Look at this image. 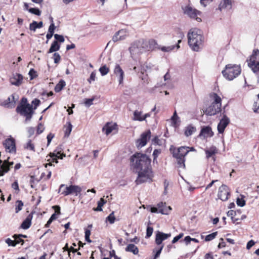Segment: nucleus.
Masks as SVG:
<instances>
[{
    "mask_svg": "<svg viewBox=\"0 0 259 259\" xmlns=\"http://www.w3.org/2000/svg\"><path fill=\"white\" fill-rule=\"evenodd\" d=\"M30 79H32L37 76L36 72L33 69H31L29 72Z\"/></svg>",
    "mask_w": 259,
    "mask_h": 259,
    "instance_id": "13d9d810",
    "label": "nucleus"
},
{
    "mask_svg": "<svg viewBox=\"0 0 259 259\" xmlns=\"http://www.w3.org/2000/svg\"><path fill=\"white\" fill-rule=\"evenodd\" d=\"M236 203L238 206L243 207L245 205V201L242 198H238L236 200Z\"/></svg>",
    "mask_w": 259,
    "mask_h": 259,
    "instance_id": "8fccbe9b",
    "label": "nucleus"
},
{
    "mask_svg": "<svg viewBox=\"0 0 259 259\" xmlns=\"http://www.w3.org/2000/svg\"><path fill=\"white\" fill-rule=\"evenodd\" d=\"M213 135L211 128L209 126H204L202 128L199 136H203L204 138L211 137Z\"/></svg>",
    "mask_w": 259,
    "mask_h": 259,
    "instance_id": "aec40b11",
    "label": "nucleus"
},
{
    "mask_svg": "<svg viewBox=\"0 0 259 259\" xmlns=\"http://www.w3.org/2000/svg\"><path fill=\"white\" fill-rule=\"evenodd\" d=\"M249 67L259 66V50H254L250 56L249 60H247Z\"/></svg>",
    "mask_w": 259,
    "mask_h": 259,
    "instance_id": "9b49d317",
    "label": "nucleus"
},
{
    "mask_svg": "<svg viewBox=\"0 0 259 259\" xmlns=\"http://www.w3.org/2000/svg\"><path fill=\"white\" fill-rule=\"evenodd\" d=\"M212 97L213 102L206 109L204 112L209 116L214 115L221 111L222 99L216 93H213Z\"/></svg>",
    "mask_w": 259,
    "mask_h": 259,
    "instance_id": "7ed1b4c3",
    "label": "nucleus"
},
{
    "mask_svg": "<svg viewBox=\"0 0 259 259\" xmlns=\"http://www.w3.org/2000/svg\"><path fill=\"white\" fill-rule=\"evenodd\" d=\"M184 13L190 18L195 19L198 22L201 21V19L197 17L198 15L200 14L201 12L195 9H193L190 6H187L184 9Z\"/></svg>",
    "mask_w": 259,
    "mask_h": 259,
    "instance_id": "9d476101",
    "label": "nucleus"
},
{
    "mask_svg": "<svg viewBox=\"0 0 259 259\" xmlns=\"http://www.w3.org/2000/svg\"><path fill=\"white\" fill-rule=\"evenodd\" d=\"M55 29L56 26L55 25L54 23H51L49 27L48 32L54 33Z\"/></svg>",
    "mask_w": 259,
    "mask_h": 259,
    "instance_id": "338daca9",
    "label": "nucleus"
},
{
    "mask_svg": "<svg viewBox=\"0 0 259 259\" xmlns=\"http://www.w3.org/2000/svg\"><path fill=\"white\" fill-rule=\"evenodd\" d=\"M16 111L21 115L26 117V121L30 120L33 114L32 105H27V106H18L16 108Z\"/></svg>",
    "mask_w": 259,
    "mask_h": 259,
    "instance_id": "0eeeda50",
    "label": "nucleus"
},
{
    "mask_svg": "<svg viewBox=\"0 0 259 259\" xmlns=\"http://www.w3.org/2000/svg\"><path fill=\"white\" fill-rule=\"evenodd\" d=\"M43 26V23L42 21L37 23L36 21H33L30 24L29 29L31 30L35 31L37 28H40Z\"/></svg>",
    "mask_w": 259,
    "mask_h": 259,
    "instance_id": "bb28decb",
    "label": "nucleus"
},
{
    "mask_svg": "<svg viewBox=\"0 0 259 259\" xmlns=\"http://www.w3.org/2000/svg\"><path fill=\"white\" fill-rule=\"evenodd\" d=\"M147 46V43L145 40H137L134 42L129 48V51L132 57L133 56L142 53L146 51V46Z\"/></svg>",
    "mask_w": 259,
    "mask_h": 259,
    "instance_id": "423d86ee",
    "label": "nucleus"
},
{
    "mask_svg": "<svg viewBox=\"0 0 259 259\" xmlns=\"http://www.w3.org/2000/svg\"><path fill=\"white\" fill-rule=\"evenodd\" d=\"M155 144L161 146L163 143V140L159 139L157 137H155L153 140Z\"/></svg>",
    "mask_w": 259,
    "mask_h": 259,
    "instance_id": "680f3d73",
    "label": "nucleus"
},
{
    "mask_svg": "<svg viewBox=\"0 0 259 259\" xmlns=\"http://www.w3.org/2000/svg\"><path fill=\"white\" fill-rule=\"evenodd\" d=\"M189 152V147L187 146H182L179 148L177 153H174L173 156L177 159L179 167L185 168V156Z\"/></svg>",
    "mask_w": 259,
    "mask_h": 259,
    "instance_id": "39448f33",
    "label": "nucleus"
},
{
    "mask_svg": "<svg viewBox=\"0 0 259 259\" xmlns=\"http://www.w3.org/2000/svg\"><path fill=\"white\" fill-rule=\"evenodd\" d=\"M157 207L159 210V213L163 214H168V210L165 203H163L161 202L158 203L157 205Z\"/></svg>",
    "mask_w": 259,
    "mask_h": 259,
    "instance_id": "b1692460",
    "label": "nucleus"
},
{
    "mask_svg": "<svg viewBox=\"0 0 259 259\" xmlns=\"http://www.w3.org/2000/svg\"><path fill=\"white\" fill-rule=\"evenodd\" d=\"M107 202L104 198H101L100 200L98 202V206L96 208H94V210L96 211H101L103 210L102 206Z\"/></svg>",
    "mask_w": 259,
    "mask_h": 259,
    "instance_id": "2f4dec72",
    "label": "nucleus"
},
{
    "mask_svg": "<svg viewBox=\"0 0 259 259\" xmlns=\"http://www.w3.org/2000/svg\"><path fill=\"white\" fill-rule=\"evenodd\" d=\"M184 236V234L183 233H180L178 235H177V236L175 237L173 239V240H172V244H174L175 243H176L177 242H178L181 238H182Z\"/></svg>",
    "mask_w": 259,
    "mask_h": 259,
    "instance_id": "5fc2aeb1",
    "label": "nucleus"
},
{
    "mask_svg": "<svg viewBox=\"0 0 259 259\" xmlns=\"http://www.w3.org/2000/svg\"><path fill=\"white\" fill-rule=\"evenodd\" d=\"M218 150L216 148V147L212 146H211L209 149H206L205 150V152L206 155V158L208 159L210 157H211L212 155H214L215 153H217Z\"/></svg>",
    "mask_w": 259,
    "mask_h": 259,
    "instance_id": "a878e982",
    "label": "nucleus"
},
{
    "mask_svg": "<svg viewBox=\"0 0 259 259\" xmlns=\"http://www.w3.org/2000/svg\"><path fill=\"white\" fill-rule=\"evenodd\" d=\"M127 36V32L124 29H121L115 33L112 37V40L114 42H117L119 40H122L125 39Z\"/></svg>",
    "mask_w": 259,
    "mask_h": 259,
    "instance_id": "a211bd4d",
    "label": "nucleus"
},
{
    "mask_svg": "<svg viewBox=\"0 0 259 259\" xmlns=\"http://www.w3.org/2000/svg\"><path fill=\"white\" fill-rule=\"evenodd\" d=\"M23 79V77L21 74L15 73L10 78V81L12 84L19 87L22 84Z\"/></svg>",
    "mask_w": 259,
    "mask_h": 259,
    "instance_id": "f3484780",
    "label": "nucleus"
},
{
    "mask_svg": "<svg viewBox=\"0 0 259 259\" xmlns=\"http://www.w3.org/2000/svg\"><path fill=\"white\" fill-rule=\"evenodd\" d=\"M114 125H111L109 123H107L102 128L103 132L105 131V134L108 135L110 134L114 130Z\"/></svg>",
    "mask_w": 259,
    "mask_h": 259,
    "instance_id": "7c9ffc66",
    "label": "nucleus"
},
{
    "mask_svg": "<svg viewBox=\"0 0 259 259\" xmlns=\"http://www.w3.org/2000/svg\"><path fill=\"white\" fill-rule=\"evenodd\" d=\"M54 37L56 39L55 41H57V42H63L65 40L64 38L63 35H60L58 34H54Z\"/></svg>",
    "mask_w": 259,
    "mask_h": 259,
    "instance_id": "c03bdc74",
    "label": "nucleus"
},
{
    "mask_svg": "<svg viewBox=\"0 0 259 259\" xmlns=\"http://www.w3.org/2000/svg\"><path fill=\"white\" fill-rule=\"evenodd\" d=\"M96 78V72L93 71L91 73L90 78L88 79V82L91 83L92 81H95Z\"/></svg>",
    "mask_w": 259,
    "mask_h": 259,
    "instance_id": "0e129e2a",
    "label": "nucleus"
},
{
    "mask_svg": "<svg viewBox=\"0 0 259 259\" xmlns=\"http://www.w3.org/2000/svg\"><path fill=\"white\" fill-rule=\"evenodd\" d=\"M171 236L170 233L166 234L160 231H157L155 236V243L157 245L162 244V241Z\"/></svg>",
    "mask_w": 259,
    "mask_h": 259,
    "instance_id": "dca6fc26",
    "label": "nucleus"
},
{
    "mask_svg": "<svg viewBox=\"0 0 259 259\" xmlns=\"http://www.w3.org/2000/svg\"><path fill=\"white\" fill-rule=\"evenodd\" d=\"M65 85V81L63 79H61L59 82L56 85L54 88V90L56 93H58L60 92Z\"/></svg>",
    "mask_w": 259,
    "mask_h": 259,
    "instance_id": "c756f323",
    "label": "nucleus"
},
{
    "mask_svg": "<svg viewBox=\"0 0 259 259\" xmlns=\"http://www.w3.org/2000/svg\"><path fill=\"white\" fill-rule=\"evenodd\" d=\"M217 234H218V232H215L212 233L209 235H207V236H206V237L205 238V241H209L212 240L216 237V236L217 235Z\"/></svg>",
    "mask_w": 259,
    "mask_h": 259,
    "instance_id": "ea45409f",
    "label": "nucleus"
},
{
    "mask_svg": "<svg viewBox=\"0 0 259 259\" xmlns=\"http://www.w3.org/2000/svg\"><path fill=\"white\" fill-rule=\"evenodd\" d=\"M16 203L15 212L18 213L22 209L23 203L21 200H17Z\"/></svg>",
    "mask_w": 259,
    "mask_h": 259,
    "instance_id": "e433bc0d",
    "label": "nucleus"
},
{
    "mask_svg": "<svg viewBox=\"0 0 259 259\" xmlns=\"http://www.w3.org/2000/svg\"><path fill=\"white\" fill-rule=\"evenodd\" d=\"M61 151L62 148L60 147H57L53 153H50L52 154L54 158L55 159V157L58 156L59 159H62L64 157H65V154L62 153Z\"/></svg>",
    "mask_w": 259,
    "mask_h": 259,
    "instance_id": "393cba45",
    "label": "nucleus"
},
{
    "mask_svg": "<svg viewBox=\"0 0 259 259\" xmlns=\"http://www.w3.org/2000/svg\"><path fill=\"white\" fill-rule=\"evenodd\" d=\"M153 231V229L151 227L148 226L146 229V238H149L151 236Z\"/></svg>",
    "mask_w": 259,
    "mask_h": 259,
    "instance_id": "09e8293b",
    "label": "nucleus"
},
{
    "mask_svg": "<svg viewBox=\"0 0 259 259\" xmlns=\"http://www.w3.org/2000/svg\"><path fill=\"white\" fill-rule=\"evenodd\" d=\"M12 188H13L14 190H16L18 192H19L20 189L19 188V185L17 181H15L12 184Z\"/></svg>",
    "mask_w": 259,
    "mask_h": 259,
    "instance_id": "774afa93",
    "label": "nucleus"
},
{
    "mask_svg": "<svg viewBox=\"0 0 259 259\" xmlns=\"http://www.w3.org/2000/svg\"><path fill=\"white\" fill-rule=\"evenodd\" d=\"M230 122L229 118L227 116L226 114L223 115V117L220 120V122L218 125V131L219 133H223L225 128L229 124Z\"/></svg>",
    "mask_w": 259,
    "mask_h": 259,
    "instance_id": "4468645a",
    "label": "nucleus"
},
{
    "mask_svg": "<svg viewBox=\"0 0 259 259\" xmlns=\"http://www.w3.org/2000/svg\"><path fill=\"white\" fill-rule=\"evenodd\" d=\"M241 71L239 65L229 64L226 66L225 69L222 72L227 79L232 80L240 74Z\"/></svg>",
    "mask_w": 259,
    "mask_h": 259,
    "instance_id": "20e7f679",
    "label": "nucleus"
},
{
    "mask_svg": "<svg viewBox=\"0 0 259 259\" xmlns=\"http://www.w3.org/2000/svg\"><path fill=\"white\" fill-rule=\"evenodd\" d=\"M110 224H113L115 220V218L114 215V212H112L107 218Z\"/></svg>",
    "mask_w": 259,
    "mask_h": 259,
    "instance_id": "a18cd8bd",
    "label": "nucleus"
},
{
    "mask_svg": "<svg viewBox=\"0 0 259 259\" xmlns=\"http://www.w3.org/2000/svg\"><path fill=\"white\" fill-rule=\"evenodd\" d=\"M253 71V73L256 78L257 82L259 83V66H252L250 67Z\"/></svg>",
    "mask_w": 259,
    "mask_h": 259,
    "instance_id": "58836bf2",
    "label": "nucleus"
},
{
    "mask_svg": "<svg viewBox=\"0 0 259 259\" xmlns=\"http://www.w3.org/2000/svg\"><path fill=\"white\" fill-rule=\"evenodd\" d=\"M161 153V150L160 149H155L153 153V162H157L156 158L158 156V155Z\"/></svg>",
    "mask_w": 259,
    "mask_h": 259,
    "instance_id": "49530a36",
    "label": "nucleus"
},
{
    "mask_svg": "<svg viewBox=\"0 0 259 259\" xmlns=\"http://www.w3.org/2000/svg\"><path fill=\"white\" fill-rule=\"evenodd\" d=\"M9 158L7 160H4L3 162L0 160V177L3 176L5 174L8 172L10 167L14 164L13 162H9Z\"/></svg>",
    "mask_w": 259,
    "mask_h": 259,
    "instance_id": "ddd939ff",
    "label": "nucleus"
},
{
    "mask_svg": "<svg viewBox=\"0 0 259 259\" xmlns=\"http://www.w3.org/2000/svg\"><path fill=\"white\" fill-rule=\"evenodd\" d=\"M33 218V212L30 213L26 218L23 221L21 224V227L25 230L29 228L31 225V220Z\"/></svg>",
    "mask_w": 259,
    "mask_h": 259,
    "instance_id": "412c9836",
    "label": "nucleus"
},
{
    "mask_svg": "<svg viewBox=\"0 0 259 259\" xmlns=\"http://www.w3.org/2000/svg\"><path fill=\"white\" fill-rule=\"evenodd\" d=\"M232 8V3L230 0H223L219 5V9L222 11L223 9L230 10Z\"/></svg>",
    "mask_w": 259,
    "mask_h": 259,
    "instance_id": "4be33fe9",
    "label": "nucleus"
},
{
    "mask_svg": "<svg viewBox=\"0 0 259 259\" xmlns=\"http://www.w3.org/2000/svg\"><path fill=\"white\" fill-rule=\"evenodd\" d=\"M99 71L102 76H104L109 72V69L105 65L99 68Z\"/></svg>",
    "mask_w": 259,
    "mask_h": 259,
    "instance_id": "4c0bfd02",
    "label": "nucleus"
},
{
    "mask_svg": "<svg viewBox=\"0 0 259 259\" xmlns=\"http://www.w3.org/2000/svg\"><path fill=\"white\" fill-rule=\"evenodd\" d=\"M94 100V98H91V99H85L84 101V104L87 107H90L91 106L93 103V101Z\"/></svg>",
    "mask_w": 259,
    "mask_h": 259,
    "instance_id": "4d7b16f0",
    "label": "nucleus"
},
{
    "mask_svg": "<svg viewBox=\"0 0 259 259\" xmlns=\"http://www.w3.org/2000/svg\"><path fill=\"white\" fill-rule=\"evenodd\" d=\"M132 165L138 173L136 180L137 185L151 181L153 177L151 159L145 154L136 153L131 157Z\"/></svg>",
    "mask_w": 259,
    "mask_h": 259,
    "instance_id": "f257e3e1",
    "label": "nucleus"
},
{
    "mask_svg": "<svg viewBox=\"0 0 259 259\" xmlns=\"http://www.w3.org/2000/svg\"><path fill=\"white\" fill-rule=\"evenodd\" d=\"M53 58L55 63L58 64L59 63L61 60V57L59 53H55L53 55Z\"/></svg>",
    "mask_w": 259,
    "mask_h": 259,
    "instance_id": "3c124183",
    "label": "nucleus"
},
{
    "mask_svg": "<svg viewBox=\"0 0 259 259\" xmlns=\"http://www.w3.org/2000/svg\"><path fill=\"white\" fill-rule=\"evenodd\" d=\"M4 145L6 150L9 152H16L15 141L14 139L9 138L6 139Z\"/></svg>",
    "mask_w": 259,
    "mask_h": 259,
    "instance_id": "2eb2a0df",
    "label": "nucleus"
},
{
    "mask_svg": "<svg viewBox=\"0 0 259 259\" xmlns=\"http://www.w3.org/2000/svg\"><path fill=\"white\" fill-rule=\"evenodd\" d=\"M16 241V245L17 244L21 243L23 245L24 243V240H23L20 236H18L17 234H15L13 236Z\"/></svg>",
    "mask_w": 259,
    "mask_h": 259,
    "instance_id": "79ce46f5",
    "label": "nucleus"
},
{
    "mask_svg": "<svg viewBox=\"0 0 259 259\" xmlns=\"http://www.w3.org/2000/svg\"><path fill=\"white\" fill-rule=\"evenodd\" d=\"M196 129L192 125H190L186 127L185 132V134L186 136L188 137L191 136L195 131Z\"/></svg>",
    "mask_w": 259,
    "mask_h": 259,
    "instance_id": "72a5a7b5",
    "label": "nucleus"
},
{
    "mask_svg": "<svg viewBox=\"0 0 259 259\" xmlns=\"http://www.w3.org/2000/svg\"><path fill=\"white\" fill-rule=\"evenodd\" d=\"M125 251L131 252L134 254H138L139 252L138 247L133 244H128L125 248Z\"/></svg>",
    "mask_w": 259,
    "mask_h": 259,
    "instance_id": "cd10ccee",
    "label": "nucleus"
},
{
    "mask_svg": "<svg viewBox=\"0 0 259 259\" xmlns=\"http://www.w3.org/2000/svg\"><path fill=\"white\" fill-rule=\"evenodd\" d=\"M204 36L201 30L197 28L191 29L188 33V42L194 51L198 52L202 48Z\"/></svg>",
    "mask_w": 259,
    "mask_h": 259,
    "instance_id": "f03ea898",
    "label": "nucleus"
},
{
    "mask_svg": "<svg viewBox=\"0 0 259 259\" xmlns=\"http://www.w3.org/2000/svg\"><path fill=\"white\" fill-rule=\"evenodd\" d=\"M163 244H162L160 247L159 248L158 250H157L156 251V253L155 254H154V258L153 259H156L159 256L161 252V251L163 248Z\"/></svg>",
    "mask_w": 259,
    "mask_h": 259,
    "instance_id": "bf43d9fd",
    "label": "nucleus"
},
{
    "mask_svg": "<svg viewBox=\"0 0 259 259\" xmlns=\"http://www.w3.org/2000/svg\"><path fill=\"white\" fill-rule=\"evenodd\" d=\"M230 194L229 188L226 185H222L219 189L218 196L221 200L225 201L228 199Z\"/></svg>",
    "mask_w": 259,
    "mask_h": 259,
    "instance_id": "f8f14e48",
    "label": "nucleus"
},
{
    "mask_svg": "<svg viewBox=\"0 0 259 259\" xmlns=\"http://www.w3.org/2000/svg\"><path fill=\"white\" fill-rule=\"evenodd\" d=\"M24 148L26 149L31 150L33 152L35 151L34 145L32 143L31 140H29L27 143L25 145H24Z\"/></svg>",
    "mask_w": 259,
    "mask_h": 259,
    "instance_id": "c9c22d12",
    "label": "nucleus"
},
{
    "mask_svg": "<svg viewBox=\"0 0 259 259\" xmlns=\"http://www.w3.org/2000/svg\"><path fill=\"white\" fill-rule=\"evenodd\" d=\"M175 46H168V47H162L160 48L159 49H160L163 52H169L171 50H172L175 48Z\"/></svg>",
    "mask_w": 259,
    "mask_h": 259,
    "instance_id": "603ef678",
    "label": "nucleus"
},
{
    "mask_svg": "<svg viewBox=\"0 0 259 259\" xmlns=\"http://www.w3.org/2000/svg\"><path fill=\"white\" fill-rule=\"evenodd\" d=\"M28 11L29 12L37 16H40L41 14V11L38 8H29Z\"/></svg>",
    "mask_w": 259,
    "mask_h": 259,
    "instance_id": "a19ab883",
    "label": "nucleus"
},
{
    "mask_svg": "<svg viewBox=\"0 0 259 259\" xmlns=\"http://www.w3.org/2000/svg\"><path fill=\"white\" fill-rule=\"evenodd\" d=\"M258 99L253 104V111L254 112H259V94L257 95Z\"/></svg>",
    "mask_w": 259,
    "mask_h": 259,
    "instance_id": "37998d69",
    "label": "nucleus"
},
{
    "mask_svg": "<svg viewBox=\"0 0 259 259\" xmlns=\"http://www.w3.org/2000/svg\"><path fill=\"white\" fill-rule=\"evenodd\" d=\"M81 188L80 187L77 185H71L69 186H66L64 190H63L61 194L64 196H67L69 195L74 194L75 196H78L81 192Z\"/></svg>",
    "mask_w": 259,
    "mask_h": 259,
    "instance_id": "6e6552de",
    "label": "nucleus"
},
{
    "mask_svg": "<svg viewBox=\"0 0 259 259\" xmlns=\"http://www.w3.org/2000/svg\"><path fill=\"white\" fill-rule=\"evenodd\" d=\"M40 103V100L37 99H35L32 101V104L34 105V109H36L37 108V106H39Z\"/></svg>",
    "mask_w": 259,
    "mask_h": 259,
    "instance_id": "69168bd1",
    "label": "nucleus"
},
{
    "mask_svg": "<svg viewBox=\"0 0 259 259\" xmlns=\"http://www.w3.org/2000/svg\"><path fill=\"white\" fill-rule=\"evenodd\" d=\"M27 132L28 133V138H30L34 135L35 132V128L33 127H29L27 128Z\"/></svg>",
    "mask_w": 259,
    "mask_h": 259,
    "instance_id": "052dcab7",
    "label": "nucleus"
},
{
    "mask_svg": "<svg viewBox=\"0 0 259 259\" xmlns=\"http://www.w3.org/2000/svg\"><path fill=\"white\" fill-rule=\"evenodd\" d=\"M114 72L116 76L118 77L119 83L120 84H122L123 80L124 72L119 65H116L114 70Z\"/></svg>",
    "mask_w": 259,
    "mask_h": 259,
    "instance_id": "6ab92c4d",
    "label": "nucleus"
},
{
    "mask_svg": "<svg viewBox=\"0 0 259 259\" xmlns=\"http://www.w3.org/2000/svg\"><path fill=\"white\" fill-rule=\"evenodd\" d=\"M151 137V132L148 130L142 133L140 138L136 141V146L138 149L141 148L145 146Z\"/></svg>",
    "mask_w": 259,
    "mask_h": 259,
    "instance_id": "1a4fd4ad",
    "label": "nucleus"
},
{
    "mask_svg": "<svg viewBox=\"0 0 259 259\" xmlns=\"http://www.w3.org/2000/svg\"><path fill=\"white\" fill-rule=\"evenodd\" d=\"M60 46L57 41H54L51 44V47L49 50L48 53H52L58 51L60 49Z\"/></svg>",
    "mask_w": 259,
    "mask_h": 259,
    "instance_id": "c85d7f7f",
    "label": "nucleus"
},
{
    "mask_svg": "<svg viewBox=\"0 0 259 259\" xmlns=\"http://www.w3.org/2000/svg\"><path fill=\"white\" fill-rule=\"evenodd\" d=\"M134 120H139L141 121L145 120V118H143V116H142L141 111L136 110L134 113Z\"/></svg>",
    "mask_w": 259,
    "mask_h": 259,
    "instance_id": "473e14b6",
    "label": "nucleus"
},
{
    "mask_svg": "<svg viewBox=\"0 0 259 259\" xmlns=\"http://www.w3.org/2000/svg\"><path fill=\"white\" fill-rule=\"evenodd\" d=\"M64 128H65L64 136L66 137H68L70 134L71 131H72V125L70 122H68V125L65 126Z\"/></svg>",
    "mask_w": 259,
    "mask_h": 259,
    "instance_id": "f704fd0d",
    "label": "nucleus"
},
{
    "mask_svg": "<svg viewBox=\"0 0 259 259\" xmlns=\"http://www.w3.org/2000/svg\"><path fill=\"white\" fill-rule=\"evenodd\" d=\"M6 242L8 244V245L9 246H13V247H14V246H16V245L15 240H12L10 238H7L6 240Z\"/></svg>",
    "mask_w": 259,
    "mask_h": 259,
    "instance_id": "864d4df0",
    "label": "nucleus"
},
{
    "mask_svg": "<svg viewBox=\"0 0 259 259\" xmlns=\"http://www.w3.org/2000/svg\"><path fill=\"white\" fill-rule=\"evenodd\" d=\"M29 104L27 102V99L26 98H22L20 101V104L18 106H22L23 107L27 106V105Z\"/></svg>",
    "mask_w": 259,
    "mask_h": 259,
    "instance_id": "e2e57ef3",
    "label": "nucleus"
},
{
    "mask_svg": "<svg viewBox=\"0 0 259 259\" xmlns=\"http://www.w3.org/2000/svg\"><path fill=\"white\" fill-rule=\"evenodd\" d=\"M50 158L52 159L51 161L50 162V163H48L46 164V167H47V165H52V164H51V162H55V163H58V159H59L58 158V156H56L55 157V159L54 158V156H53V155L52 154H50Z\"/></svg>",
    "mask_w": 259,
    "mask_h": 259,
    "instance_id": "6e6d98bb",
    "label": "nucleus"
},
{
    "mask_svg": "<svg viewBox=\"0 0 259 259\" xmlns=\"http://www.w3.org/2000/svg\"><path fill=\"white\" fill-rule=\"evenodd\" d=\"M146 42L147 43V46H146L147 51H149V50H154L156 48L160 49L157 41L155 39H151L149 40L148 41H146Z\"/></svg>",
    "mask_w": 259,
    "mask_h": 259,
    "instance_id": "5701e85b",
    "label": "nucleus"
},
{
    "mask_svg": "<svg viewBox=\"0 0 259 259\" xmlns=\"http://www.w3.org/2000/svg\"><path fill=\"white\" fill-rule=\"evenodd\" d=\"M45 130V127L41 123H39L37 127L36 134L39 135L43 132Z\"/></svg>",
    "mask_w": 259,
    "mask_h": 259,
    "instance_id": "de8ad7c7",
    "label": "nucleus"
}]
</instances>
